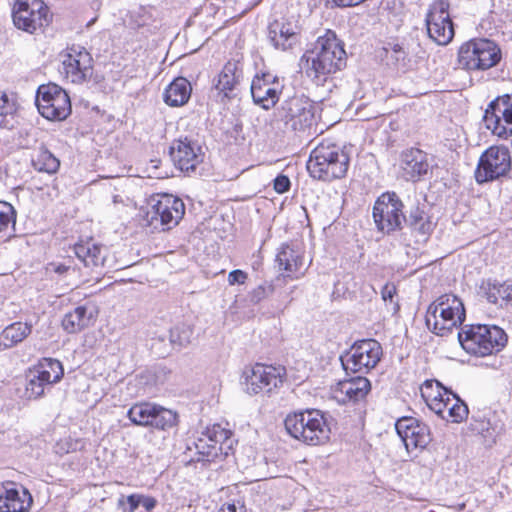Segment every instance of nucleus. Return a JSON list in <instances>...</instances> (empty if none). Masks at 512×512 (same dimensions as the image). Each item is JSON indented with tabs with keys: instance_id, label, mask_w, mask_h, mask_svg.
<instances>
[{
	"instance_id": "nucleus-1",
	"label": "nucleus",
	"mask_w": 512,
	"mask_h": 512,
	"mask_svg": "<svg viewBox=\"0 0 512 512\" xmlns=\"http://www.w3.org/2000/svg\"><path fill=\"white\" fill-rule=\"evenodd\" d=\"M343 43L335 32L327 30L319 36L312 49L307 50L300 60L305 74L317 85L326 81L329 75L340 71L346 65Z\"/></svg>"
},
{
	"instance_id": "nucleus-2",
	"label": "nucleus",
	"mask_w": 512,
	"mask_h": 512,
	"mask_svg": "<svg viewBox=\"0 0 512 512\" xmlns=\"http://www.w3.org/2000/svg\"><path fill=\"white\" fill-rule=\"evenodd\" d=\"M349 163L350 156L344 147L324 140L311 151L306 167L312 178L331 182L346 176Z\"/></svg>"
},
{
	"instance_id": "nucleus-3",
	"label": "nucleus",
	"mask_w": 512,
	"mask_h": 512,
	"mask_svg": "<svg viewBox=\"0 0 512 512\" xmlns=\"http://www.w3.org/2000/svg\"><path fill=\"white\" fill-rule=\"evenodd\" d=\"M284 425L291 437L307 445H323L330 440V425L324 413L317 409L290 413L286 416Z\"/></svg>"
},
{
	"instance_id": "nucleus-4",
	"label": "nucleus",
	"mask_w": 512,
	"mask_h": 512,
	"mask_svg": "<svg viewBox=\"0 0 512 512\" xmlns=\"http://www.w3.org/2000/svg\"><path fill=\"white\" fill-rule=\"evenodd\" d=\"M457 336L462 348L477 357L500 352L508 341L502 328L488 324L463 325Z\"/></svg>"
},
{
	"instance_id": "nucleus-5",
	"label": "nucleus",
	"mask_w": 512,
	"mask_h": 512,
	"mask_svg": "<svg viewBox=\"0 0 512 512\" xmlns=\"http://www.w3.org/2000/svg\"><path fill=\"white\" fill-rule=\"evenodd\" d=\"M465 308L455 295L444 294L432 302L426 312L428 329L437 336H447L465 320Z\"/></svg>"
},
{
	"instance_id": "nucleus-6",
	"label": "nucleus",
	"mask_w": 512,
	"mask_h": 512,
	"mask_svg": "<svg viewBox=\"0 0 512 512\" xmlns=\"http://www.w3.org/2000/svg\"><path fill=\"white\" fill-rule=\"evenodd\" d=\"M383 350L381 344L375 339L356 341L340 356L345 372L367 374L381 360Z\"/></svg>"
},
{
	"instance_id": "nucleus-7",
	"label": "nucleus",
	"mask_w": 512,
	"mask_h": 512,
	"mask_svg": "<svg viewBox=\"0 0 512 512\" xmlns=\"http://www.w3.org/2000/svg\"><path fill=\"white\" fill-rule=\"evenodd\" d=\"M185 214L184 202L171 194H157L151 199L146 221L154 229L168 230L176 226Z\"/></svg>"
},
{
	"instance_id": "nucleus-8",
	"label": "nucleus",
	"mask_w": 512,
	"mask_h": 512,
	"mask_svg": "<svg viewBox=\"0 0 512 512\" xmlns=\"http://www.w3.org/2000/svg\"><path fill=\"white\" fill-rule=\"evenodd\" d=\"M512 168L509 149L503 145L487 148L480 156L475 170V180L478 184L492 182L505 177Z\"/></svg>"
},
{
	"instance_id": "nucleus-9",
	"label": "nucleus",
	"mask_w": 512,
	"mask_h": 512,
	"mask_svg": "<svg viewBox=\"0 0 512 512\" xmlns=\"http://www.w3.org/2000/svg\"><path fill=\"white\" fill-rule=\"evenodd\" d=\"M35 103L39 113L51 121H63L72 111L67 92L54 83L38 87Z\"/></svg>"
},
{
	"instance_id": "nucleus-10",
	"label": "nucleus",
	"mask_w": 512,
	"mask_h": 512,
	"mask_svg": "<svg viewBox=\"0 0 512 512\" xmlns=\"http://www.w3.org/2000/svg\"><path fill=\"white\" fill-rule=\"evenodd\" d=\"M12 18L18 29L33 34L48 26L52 16L42 0H17L13 7Z\"/></svg>"
},
{
	"instance_id": "nucleus-11",
	"label": "nucleus",
	"mask_w": 512,
	"mask_h": 512,
	"mask_svg": "<svg viewBox=\"0 0 512 512\" xmlns=\"http://www.w3.org/2000/svg\"><path fill=\"white\" fill-rule=\"evenodd\" d=\"M403 203L395 192L381 194L373 206V219L377 229L383 233H391L402 228L405 215Z\"/></svg>"
},
{
	"instance_id": "nucleus-12",
	"label": "nucleus",
	"mask_w": 512,
	"mask_h": 512,
	"mask_svg": "<svg viewBox=\"0 0 512 512\" xmlns=\"http://www.w3.org/2000/svg\"><path fill=\"white\" fill-rule=\"evenodd\" d=\"M449 2L436 0L426 14L428 36L438 45L449 44L454 37V26L449 14Z\"/></svg>"
},
{
	"instance_id": "nucleus-13",
	"label": "nucleus",
	"mask_w": 512,
	"mask_h": 512,
	"mask_svg": "<svg viewBox=\"0 0 512 512\" xmlns=\"http://www.w3.org/2000/svg\"><path fill=\"white\" fill-rule=\"evenodd\" d=\"M276 117L286 129L305 131L314 123L313 106L299 97H291L281 103Z\"/></svg>"
},
{
	"instance_id": "nucleus-14",
	"label": "nucleus",
	"mask_w": 512,
	"mask_h": 512,
	"mask_svg": "<svg viewBox=\"0 0 512 512\" xmlns=\"http://www.w3.org/2000/svg\"><path fill=\"white\" fill-rule=\"evenodd\" d=\"M301 25L297 15H283L268 25L267 37L277 50L288 51L300 41Z\"/></svg>"
},
{
	"instance_id": "nucleus-15",
	"label": "nucleus",
	"mask_w": 512,
	"mask_h": 512,
	"mask_svg": "<svg viewBox=\"0 0 512 512\" xmlns=\"http://www.w3.org/2000/svg\"><path fill=\"white\" fill-rule=\"evenodd\" d=\"M286 370L283 366H272L257 363L246 372V391L250 395L271 393L283 384Z\"/></svg>"
},
{
	"instance_id": "nucleus-16",
	"label": "nucleus",
	"mask_w": 512,
	"mask_h": 512,
	"mask_svg": "<svg viewBox=\"0 0 512 512\" xmlns=\"http://www.w3.org/2000/svg\"><path fill=\"white\" fill-rule=\"evenodd\" d=\"M483 120L494 135L503 139L512 136V95L507 94L492 101Z\"/></svg>"
},
{
	"instance_id": "nucleus-17",
	"label": "nucleus",
	"mask_w": 512,
	"mask_h": 512,
	"mask_svg": "<svg viewBox=\"0 0 512 512\" xmlns=\"http://www.w3.org/2000/svg\"><path fill=\"white\" fill-rule=\"evenodd\" d=\"M92 57L81 46H73L63 56V73L72 83L81 84L91 78L93 74Z\"/></svg>"
},
{
	"instance_id": "nucleus-18",
	"label": "nucleus",
	"mask_w": 512,
	"mask_h": 512,
	"mask_svg": "<svg viewBox=\"0 0 512 512\" xmlns=\"http://www.w3.org/2000/svg\"><path fill=\"white\" fill-rule=\"evenodd\" d=\"M395 428L408 452L414 449L422 450L432 440L429 426L414 417L398 419Z\"/></svg>"
},
{
	"instance_id": "nucleus-19",
	"label": "nucleus",
	"mask_w": 512,
	"mask_h": 512,
	"mask_svg": "<svg viewBox=\"0 0 512 512\" xmlns=\"http://www.w3.org/2000/svg\"><path fill=\"white\" fill-rule=\"evenodd\" d=\"M282 87L278 77L270 72L256 75L251 83L252 99L255 104L269 110L278 102Z\"/></svg>"
},
{
	"instance_id": "nucleus-20",
	"label": "nucleus",
	"mask_w": 512,
	"mask_h": 512,
	"mask_svg": "<svg viewBox=\"0 0 512 512\" xmlns=\"http://www.w3.org/2000/svg\"><path fill=\"white\" fill-rule=\"evenodd\" d=\"M170 156L175 166L187 173L194 171L203 160L201 147L188 138L174 141L170 147Z\"/></svg>"
},
{
	"instance_id": "nucleus-21",
	"label": "nucleus",
	"mask_w": 512,
	"mask_h": 512,
	"mask_svg": "<svg viewBox=\"0 0 512 512\" xmlns=\"http://www.w3.org/2000/svg\"><path fill=\"white\" fill-rule=\"evenodd\" d=\"M243 80V64L240 61H228L213 81V87L221 100L232 99Z\"/></svg>"
},
{
	"instance_id": "nucleus-22",
	"label": "nucleus",
	"mask_w": 512,
	"mask_h": 512,
	"mask_svg": "<svg viewBox=\"0 0 512 512\" xmlns=\"http://www.w3.org/2000/svg\"><path fill=\"white\" fill-rule=\"evenodd\" d=\"M400 167L403 177L407 181L412 182L420 181L431 169L427 154L418 148H410L402 151Z\"/></svg>"
},
{
	"instance_id": "nucleus-23",
	"label": "nucleus",
	"mask_w": 512,
	"mask_h": 512,
	"mask_svg": "<svg viewBox=\"0 0 512 512\" xmlns=\"http://www.w3.org/2000/svg\"><path fill=\"white\" fill-rule=\"evenodd\" d=\"M32 502L29 491L23 487L18 488L14 482H6L0 486L1 512H25Z\"/></svg>"
},
{
	"instance_id": "nucleus-24",
	"label": "nucleus",
	"mask_w": 512,
	"mask_h": 512,
	"mask_svg": "<svg viewBox=\"0 0 512 512\" xmlns=\"http://www.w3.org/2000/svg\"><path fill=\"white\" fill-rule=\"evenodd\" d=\"M73 251L86 269L90 272L101 274L108 251L105 246L90 239L85 242L76 243L73 247Z\"/></svg>"
},
{
	"instance_id": "nucleus-25",
	"label": "nucleus",
	"mask_w": 512,
	"mask_h": 512,
	"mask_svg": "<svg viewBox=\"0 0 512 512\" xmlns=\"http://www.w3.org/2000/svg\"><path fill=\"white\" fill-rule=\"evenodd\" d=\"M421 395L427 406L444 419L446 406L450 404L454 393L436 380H426L421 386Z\"/></svg>"
},
{
	"instance_id": "nucleus-26",
	"label": "nucleus",
	"mask_w": 512,
	"mask_h": 512,
	"mask_svg": "<svg viewBox=\"0 0 512 512\" xmlns=\"http://www.w3.org/2000/svg\"><path fill=\"white\" fill-rule=\"evenodd\" d=\"M371 389L370 381L363 376L345 379L333 389V397L341 403L363 400Z\"/></svg>"
},
{
	"instance_id": "nucleus-27",
	"label": "nucleus",
	"mask_w": 512,
	"mask_h": 512,
	"mask_svg": "<svg viewBox=\"0 0 512 512\" xmlns=\"http://www.w3.org/2000/svg\"><path fill=\"white\" fill-rule=\"evenodd\" d=\"M93 307L78 306L66 313L62 319L63 329L70 334L78 333L92 325L96 318Z\"/></svg>"
},
{
	"instance_id": "nucleus-28",
	"label": "nucleus",
	"mask_w": 512,
	"mask_h": 512,
	"mask_svg": "<svg viewBox=\"0 0 512 512\" xmlns=\"http://www.w3.org/2000/svg\"><path fill=\"white\" fill-rule=\"evenodd\" d=\"M276 262L280 270L287 272V276L298 278L302 275L303 257L298 250L289 244H282L276 255Z\"/></svg>"
},
{
	"instance_id": "nucleus-29",
	"label": "nucleus",
	"mask_w": 512,
	"mask_h": 512,
	"mask_svg": "<svg viewBox=\"0 0 512 512\" xmlns=\"http://www.w3.org/2000/svg\"><path fill=\"white\" fill-rule=\"evenodd\" d=\"M192 87L184 77L174 79L164 92V102L171 107H179L186 104L191 96Z\"/></svg>"
},
{
	"instance_id": "nucleus-30",
	"label": "nucleus",
	"mask_w": 512,
	"mask_h": 512,
	"mask_svg": "<svg viewBox=\"0 0 512 512\" xmlns=\"http://www.w3.org/2000/svg\"><path fill=\"white\" fill-rule=\"evenodd\" d=\"M32 331V325L26 322H14L0 334V351L21 343Z\"/></svg>"
},
{
	"instance_id": "nucleus-31",
	"label": "nucleus",
	"mask_w": 512,
	"mask_h": 512,
	"mask_svg": "<svg viewBox=\"0 0 512 512\" xmlns=\"http://www.w3.org/2000/svg\"><path fill=\"white\" fill-rule=\"evenodd\" d=\"M403 222H405L413 232L421 236L429 235L434 229V223L431 217L424 208H420L418 205L410 209L409 215L405 217Z\"/></svg>"
},
{
	"instance_id": "nucleus-32",
	"label": "nucleus",
	"mask_w": 512,
	"mask_h": 512,
	"mask_svg": "<svg viewBox=\"0 0 512 512\" xmlns=\"http://www.w3.org/2000/svg\"><path fill=\"white\" fill-rule=\"evenodd\" d=\"M485 294L490 303L498 304L502 308H512V280L488 283Z\"/></svg>"
},
{
	"instance_id": "nucleus-33",
	"label": "nucleus",
	"mask_w": 512,
	"mask_h": 512,
	"mask_svg": "<svg viewBox=\"0 0 512 512\" xmlns=\"http://www.w3.org/2000/svg\"><path fill=\"white\" fill-rule=\"evenodd\" d=\"M481 39L470 40L461 45L458 51V64L465 70H476L480 58Z\"/></svg>"
},
{
	"instance_id": "nucleus-34",
	"label": "nucleus",
	"mask_w": 512,
	"mask_h": 512,
	"mask_svg": "<svg viewBox=\"0 0 512 512\" xmlns=\"http://www.w3.org/2000/svg\"><path fill=\"white\" fill-rule=\"evenodd\" d=\"M156 406L151 402L136 403L127 411V417L136 426L151 427Z\"/></svg>"
},
{
	"instance_id": "nucleus-35",
	"label": "nucleus",
	"mask_w": 512,
	"mask_h": 512,
	"mask_svg": "<svg viewBox=\"0 0 512 512\" xmlns=\"http://www.w3.org/2000/svg\"><path fill=\"white\" fill-rule=\"evenodd\" d=\"M384 58L387 65L396 70L405 71L410 62L408 52L402 44L389 42L383 47Z\"/></svg>"
},
{
	"instance_id": "nucleus-36",
	"label": "nucleus",
	"mask_w": 512,
	"mask_h": 512,
	"mask_svg": "<svg viewBox=\"0 0 512 512\" xmlns=\"http://www.w3.org/2000/svg\"><path fill=\"white\" fill-rule=\"evenodd\" d=\"M501 60L500 48L491 40L481 39L480 58L476 70H487L497 65Z\"/></svg>"
},
{
	"instance_id": "nucleus-37",
	"label": "nucleus",
	"mask_w": 512,
	"mask_h": 512,
	"mask_svg": "<svg viewBox=\"0 0 512 512\" xmlns=\"http://www.w3.org/2000/svg\"><path fill=\"white\" fill-rule=\"evenodd\" d=\"M26 394L28 398L38 399L44 395L45 387L51 385L47 372L30 370L27 376Z\"/></svg>"
},
{
	"instance_id": "nucleus-38",
	"label": "nucleus",
	"mask_w": 512,
	"mask_h": 512,
	"mask_svg": "<svg viewBox=\"0 0 512 512\" xmlns=\"http://www.w3.org/2000/svg\"><path fill=\"white\" fill-rule=\"evenodd\" d=\"M178 423L177 412L157 404L156 413L153 416L151 428L166 431L175 427Z\"/></svg>"
},
{
	"instance_id": "nucleus-39",
	"label": "nucleus",
	"mask_w": 512,
	"mask_h": 512,
	"mask_svg": "<svg viewBox=\"0 0 512 512\" xmlns=\"http://www.w3.org/2000/svg\"><path fill=\"white\" fill-rule=\"evenodd\" d=\"M203 436L214 446L223 447L224 454H228L227 450L231 448V432L222 428L219 424L213 425L203 433Z\"/></svg>"
},
{
	"instance_id": "nucleus-40",
	"label": "nucleus",
	"mask_w": 512,
	"mask_h": 512,
	"mask_svg": "<svg viewBox=\"0 0 512 512\" xmlns=\"http://www.w3.org/2000/svg\"><path fill=\"white\" fill-rule=\"evenodd\" d=\"M34 167L48 174H54L60 167V161L55 157L48 149H41L37 154L35 160H33Z\"/></svg>"
},
{
	"instance_id": "nucleus-41",
	"label": "nucleus",
	"mask_w": 512,
	"mask_h": 512,
	"mask_svg": "<svg viewBox=\"0 0 512 512\" xmlns=\"http://www.w3.org/2000/svg\"><path fill=\"white\" fill-rule=\"evenodd\" d=\"M34 369L37 372H47L49 374L50 383L52 384L59 382L64 375L63 366L57 359L44 358Z\"/></svg>"
},
{
	"instance_id": "nucleus-42",
	"label": "nucleus",
	"mask_w": 512,
	"mask_h": 512,
	"mask_svg": "<svg viewBox=\"0 0 512 512\" xmlns=\"http://www.w3.org/2000/svg\"><path fill=\"white\" fill-rule=\"evenodd\" d=\"M16 211L14 207L4 201L0 202V232L7 233L10 236L15 230Z\"/></svg>"
},
{
	"instance_id": "nucleus-43",
	"label": "nucleus",
	"mask_w": 512,
	"mask_h": 512,
	"mask_svg": "<svg viewBox=\"0 0 512 512\" xmlns=\"http://www.w3.org/2000/svg\"><path fill=\"white\" fill-rule=\"evenodd\" d=\"M381 298L391 314H396L399 309L397 289L393 283H386L381 289Z\"/></svg>"
},
{
	"instance_id": "nucleus-44",
	"label": "nucleus",
	"mask_w": 512,
	"mask_h": 512,
	"mask_svg": "<svg viewBox=\"0 0 512 512\" xmlns=\"http://www.w3.org/2000/svg\"><path fill=\"white\" fill-rule=\"evenodd\" d=\"M451 402L453 403L448 408V417L452 422L460 423L467 418L469 413L468 407L456 394L451 398Z\"/></svg>"
},
{
	"instance_id": "nucleus-45",
	"label": "nucleus",
	"mask_w": 512,
	"mask_h": 512,
	"mask_svg": "<svg viewBox=\"0 0 512 512\" xmlns=\"http://www.w3.org/2000/svg\"><path fill=\"white\" fill-rule=\"evenodd\" d=\"M195 447L197 452L203 457L202 459L207 461L214 459L219 453L222 454L224 452L223 447L214 446L204 436L198 439L195 443Z\"/></svg>"
},
{
	"instance_id": "nucleus-46",
	"label": "nucleus",
	"mask_w": 512,
	"mask_h": 512,
	"mask_svg": "<svg viewBox=\"0 0 512 512\" xmlns=\"http://www.w3.org/2000/svg\"><path fill=\"white\" fill-rule=\"evenodd\" d=\"M191 331L185 327L176 326L170 330V342L180 347L190 342Z\"/></svg>"
},
{
	"instance_id": "nucleus-47",
	"label": "nucleus",
	"mask_w": 512,
	"mask_h": 512,
	"mask_svg": "<svg viewBox=\"0 0 512 512\" xmlns=\"http://www.w3.org/2000/svg\"><path fill=\"white\" fill-rule=\"evenodd\" d=\"M46 274L52 275L57 274L59 276H63L69 273L70 270H74L70 264L66 262H50L45 267Z\"/></svg>"
},
{
	"instance_id": "nucleus-48",
	"label": "nucleus",
	"mask_w": 512,
	"mask_h": 512,
	"mask_svg": "<svg viewBox=\"0 0 512 512\" xmlns=\"http://www.w3.org/2000/svg\"><path fill=\"white\" fill-rule=\"evenodd\" d=\"M471 430L478 433L485 435L489 432L491 428L490 421L485 416H472V422L470 423Z\"/></svg>"
},
{
	"instance_id": "nucleus-49",
	"label": "nucleus",
	"mask_w": 512,
	"mask_h": 512,
	"mask_svg": "<svg viewBox=\"0 0 512 512\" xmlns=\"http://www.w3.org/2000/svg\"><path fill=\"white\" fill-rule=\"evenodd\" d=\"M290 186H291L290 179L286 175L279 174L274 179L273 187H274V190L279 194L287 192L290 189Z\"/></svg>"
},
{
	"instance_id": "nucleus-50",
	"label": "nucleus",
	"mask_w": 512,
	"mask_h": 512,
	"mask_svg": "<svg viewBox=\"0 0 512 512\" xmlns=\"http://www.w3.org/2000/svg\"><path fill=\"white\" fill-rule=\"evenodd\" d=\"M248 278V274L243 270L236 269L228 274L229 285L244 284Z\"/></svg>"
},
{
	"instance_id": "nucleus-51",
	"label": "nucleus",
	"mask_w": 512,
	"mask_h": 512,
	"mask_svg": "<svg viewBox=\"0 0 512 512\" xmlns=\"http://www.w3.org/2000/svg\"><path fill=\"white\" fill-rule=\"evenodd\" d=\"M142 494H130L127 496L128 508H124V512H135L141 505Z\"/></svg>"
},
{
	"instance_id": "nucleus-52",
	"label": "nucleus",
	"mask_w": 512,
	"mask_h": 512,
	"mask_svg": "<svg viewBox=\"0 0 512 512\" xmlns=\"http://www.w3.org/2000/svg\"><path fill=\"white\" fill-rule=\"evenodd\" d=\"M13 111V104L10 103L8 96L2 94L0 96V115H8Z\"/></svg>"
},
{
	"instance_id": "nucleus-53",
	"label": "nucleus",
	"mask_w": 512,
	"mask_h": 512,
	"mask_svg": "<svg viewBox=\"0 0 512 512\" xmlns=\"http://www.w3.org/2000/svg\"><path fill=\"white\" fill-rule=\"evenodd\" d=\"M141 505L148 511H152L157 506L156 498L148 495H143L141 497Z\"/></svg>"
},
{
	"instance_id": "nucleus-54",
	"label": "nucleus",
	"mask_w": 512,
	"mask_h": 512,
	"mask_svg": "<svg viewBox=\"0 0 512 512\" xmlns=\"http://www.w3.org/2000/svg\"><path fill=\"white\" fill-rule=\"evenodd\" d=\"M218 512H244V507H238L234 503H225Z\"/></svg>"
},
{
	"instance_id": "nucleus-55",
	"label": "nucleus",
	"mask_w": 512,
	"mask_h": 512,
	"mask_svg": "<svg viewBox=\"0 0 512 512\" xmlns=\"http://www.w3.org/2000/svg\"><path fill=\"white\" fill-rule=\"evenodd\" d=\"M262 2V0H250V5L251 7H255L257 6L258 4H260Z\"/></svg>"
},
{
	"instance_id": "nucleus-56",
	"label": "nucleus",
	"mask_w": 512,
	"mask_h": 512,
	"mask_svg": "<svg viewBox=\"0 0 512 512\" xmlns=\"http://www.w3.org/2000/svg\"><path fill=\"white\" fill-rule=\"evenodd\" d=\"M452 403H453V402H450V404L446 406V412H445V415H446V414L448 415V408H450V406H451V404H452Z\"/></svg>"
},
{
	"instance_id": "nucleus-57",
	"label": "nucleus",
	"mask_w": 512,
	"mask_h": 512,
	"mask_svg": "<svg viewBox=\"0 0 512 512\" xmlns=\"http://www.w3.org/2000/svg\"><path fill=\"white\" fill-rule=\"evenodd\" d=\"M118 505L121 507L123 505V500L120 499L119 502H118Z\"/></svg>"
}]
</instances>
